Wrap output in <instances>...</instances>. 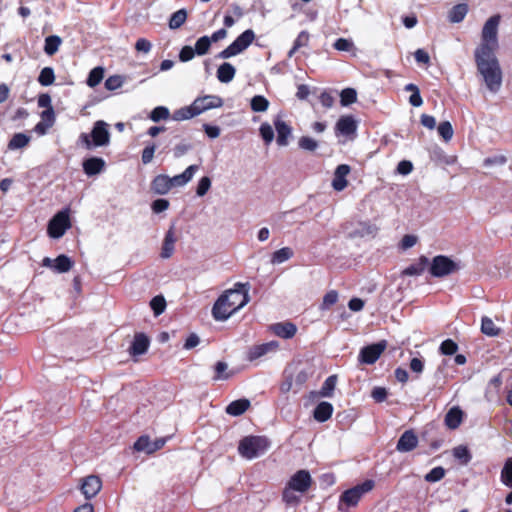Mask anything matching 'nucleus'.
<instances>
[{
	"label": "nucleus",
	"instance_id": "nucleus-1",
	"mask_svg": "<svg viewBox=\"0 0 512 512\" xmlns=\"http://www.w3.org/2000/svg\"><path fill=\"white\" fill-rule=\"evenodd\" d=\"M501 16L495 14L487 19L481 30V41L474 51L477 70L489 91L496 93L502 85V71L495 56L499 47L498 29Z\"/></svg>",
	"mask_w": 512,
	"mask_h": 512
},
{
	"label": "nucleus",
	"instance_id": "nucleus-2",
	"mask_svg": "<svg viewBox=\"0 0 512 512\" xmlns=\"http://www.w3.org/2000/svg\"><path fill=\"white\" fill-rule=\"evenodd\" d=\"M248 284L236 283L226 290L214 303L212 315L217 321H225L249 302Z\"/></svg>",
	"mask_w": 512,
	"mask_h": 512
},
{
	"label": "nucleus",
	"instance_id": "nucleus-3",
	"mask_svg": "<svg viewBox=\"0 0 512 512\" xmlns=\"http://www.w3.org/2000/svg\"><path fill=\"white\" fill-rule=\"evenodd\" d=\"M311 485L312 477L309 471L304 469L298 470L286 483L282 492V500L287 505H297Z\"/></svg>",
	"mask_w": 512,
	"mask_h": 512
},
{
	"label": "nucleus",
	"instance_id": "nucleus-4",
	"mask_svg": "<svg viewBox=\"0 0 512 512\" xmlns=\"http://www.w3.org/2000/svg\"><path fill=\"white\" fill-rule=\"evenodd\" d=\"M271 442L266 436H246L239 441L238 453L241 457L252 460L265 454Z\"/></svg>",
	"mask_w": 512,
	"mask_h": 512
},
{
	"label": "nucleus",
	"instance_id": "nucleus-5",
	"mask_svg": "<svg viewBox=\"0 0 512 512\" xmlns=\"http://www.w3.org/2000/svg\"><path fill=\"white\" fill-rule=\"evenodd\" d=\"M78 142L86 149L107 146L110 143L108 124L102 120L96 121L90 134L81 133Z\"/></svg>",
	"mask_w": 512,
	"mask_h": 512
},
{
	"label": "nucleus",
	"instance_id": "nucleus-6",
	"mask_svg": "<svg viewBox=\"0 0 512 512\" xmlns=\"http://www.w3.org/2000/svg\"><path fill=\"white\" fill-rule=\"evenodd\" d=\"M374 485L373 480H365L363 483L344 491L340 496L338 509L346 512L350 508L355 507L363 495L374 488Z\"/></svg>",
	"mask_w": 512,
	"mask_h": 512
},
{
	"label": "nucleus",
	"instance_id": "nucleus-7",
	"mask_svg": "<svg viewBox=\"0 0 512 512\" xmlns=\"http://www.w3.org/2000/svg\"><path fill=\"white\" fill-rule=\"evenodd\" d=\"M255 39V33L251 29L241 33L228 47L222 50L217 57L220 59H228L236 56L246 50Z\"/></svg>",
	"mask_w": 512,
	"mask_h": 512
},
{
	"label": "nucleus",
	"instance_id": "nucleus-8",
	"mask_svg": "<svg viewBox=\"0 0 512 512\" xmlns=\"http://www.w3.org/2000/svg\"><path fill=\"white\" fill-rule=\"evenodd\" d=\"M70 227L69 210L64 209L59 211L49 221L47 232L51 238L58 239L62 237Z\"/></svg>",
	"mask_w": 512,
	"mask_h": 512
},
{
	"label": "nucleus",
	"instance_id": "nucleus-9",
	"mask_svg": "<svg viewBox=\"0 0 512 512\" xmlns=\"http://www.w3.org/2000/svg\"><path fill=\"white\" fill-rule=\"evenodd\" d=\"M459 266L456 262L444 255L435 256L430 265V274L434 277H444L457 271Z\"/></svg>",
	"mask_w": 512,
	"mask_h": 512
},
{
	"label": "nucleus",
	"instance_id": "nucleus-10",
	"mask_svg": "<svg viewBox=\"0 0 512 512\" xmlns=\"http://www.w3.org/2000/svg\"><path fill=\"white\" fill-rule=\"evenodd\" d=\"M386 341L363 347L359 353V361L364 364H374L386 349Z\"/></svg>",
	"mask_w": 512,
	"mask_h": 512
},
{
	"label": "nucleus",
	"instance_id": "nucleus-11",
	"mask_svg": "<svg viewBox=\"0 0 512 512\" xmlns=\"http://www.w3.org/2000/svg\"><path fill=\"white\" fill-rule=\"evenodd\" d=\"M223 105V100L217 95H206L198 97L192 102L193 110L200 115L201 113L212 109L220 108Z\"/></svg>",
	"mask_w": 512,
	"mask_h": 512
},
{
	"label": "nucleus",
	"instance_id": "nucleus-12",
	"mask_svg": "<svg viewBox=\"0 0 512 512\" xmlns=\"http://www.w3.org/2000/svg\"><path fill=\"white\" fill-rule=\"evenodd\" d=\"M102 488V481L96 475H89L82 479L80 490L86 499L94 498Z\"/></svg>",
	"mask_w": 512,
	"mask_h": 512
},
{
	"label": "nucleus",
	"instance_id": "nucleus-13",
	"mask_svg": "<svg viewBox=\"0 0 512 512\" xmlns=\"http://www.w3.org/2000/svg\"><path fill=\"white\" fill-rule=\"evenodd\" d=\"M418 445V437L413 430H406L399 438L396 449L401 453L414 450Z\"/></svg>",
	"mask_w": 512,
	"mask_h": 512
},
{
	"label": "nucleus",
	"instance_id": "nucleus-14",
	"mask_svg": "<svg viewBox=\"0 0 512 512\" xmlns=\"http://www.w3.org/2000/svg\"><path fill=\"white\" fill-rule=\"evenodd\" d=\"M277 348L278 343L276 341L255 345L248 350L247 359L249 361L257 360L267 353L275 351Z\"/></svg>",
	"mask_w": 512,
	"mask_h": 512
},
{
	"label": "nucleus",
	"instance_id": "nucleus-15",
	"mask_svg": "<svg viewBox=\"0 0 512 512\" xmlns=\"http://www.w3.org/2000/svg\"><path fill=\"white\" fill-rule=\"evenodd\" d=\"M274 126L277 132V144L286 146L292 133L291 127L280 116L275 118Z\"/></svg>",
	"mask_w": 512,
	"mask_h": 512
},
{
	"label": "nucleus",
	"instance_id": "nucleus-16",
	"mask_svg": "<svg viewBox=\"0 0 512 512\" xmlns=\"http://www.w3.org/2000/svg\"><path fill=\"white\" fill-rule=\"evenodd\" d=\"M350 173V166L346 164L339 165L335 172L332 180V187L336 191L344 190L348 182L346 180L347 175Z\"/></svg>",
	"mask_w": 512,
	"mask_h": 512
},
{
	"label": "nucleus",
	"instance_id": "nucleus-17",
	"mask_svg": "<svg viewBox=\"0 0 512 512\" xmlns=\"http://www.w3.org/2000/svg\"><path fill=\"white\" fill-rule=\"evenodd\" d=\"M199 166L198 165H190L188 166L185 171L179 175H175L173 177H170V186L171 189L173 187H182L185 186L188 182H190L194 176V174L198 171Z\"/></svg>",
	"mask_w": 512,
	"mask_h": 512
},
{
	"label": "nucleus",
	"instance_id": "nucleus-18",
	"mask_svg": "<svg viewBox=\"0 0 512 512\" xmlns=\"http://www.w3.org/2000/svg\"><path fill=\"white\" fill-rule=\"evenodd\" d=\"M149 344V339L145 334H136L129 348L130 355L135 357L145 354L149 348Z\"/></svg>",
	"mask_w": 512,
	"mask_h": 512
},
{
	"label": "nucleus",
	"instance_id": "nucleus-19",
	"mask_svg": "<svg viewBox=\"0 0 512 512\" xmlns=\"http://www.w3.org/2000/svg\"><path fill=\"white\" fill-rule=\"evenodd\" d=\"M82 167L87 176H94L104 170L105 161L99 157H91L83 161Z\"/></svg>",
	"mask_w": 512,
	"mask_h": 512
},
{
	"label": "nucleus",
	"instance_id": "nucleus-20",
	"mask_svg": "<svg viewBox=\"0 0 512 512\" xmlns=\"http://www.w3.org/2000/svg\"><path fill=\"white\" fill-rule=\"evenodd\" d=\"M176 240L177 239H176L174 227H171L166 232L164 240H163V244H162V248H161V253H160V256L163 259H168V258H170L173 255L174 250H175Z\"/></svg>",
	"mask_w": 512,
	"mask_h": 512
},
{
	"label": "nucleus",
	"instance_id": "nucleus-21",
	"mask_svg": "<svg viewBox=\"0 0 512 512\" xmlns=\"http://www.w3.org/2000/svg\"><path fill=\"white\" fill-rule=\"evenodd\" d=\"M335 129L341 135L350 136L356 133L357 125L352 116H342L337 121Z\"/></svg>",
	"mask_w": 512,
	"mask_h": 512
},
{
	"label": "nucleus",
	"instance_id": "nucleus-22",
	"mask_svg": "<svg viewBox=\"0 0 512 512\" xmlns=\"http://www.w3.org/2000/svg\"><path fill=\"white\" fill-rule=\"evenodd\" d=\"M463 421V411L458 407H452L445 415L444 423L449 429H457Z\"/></svg>",
	"mask_w": 512,
	"mask_h": 512
},
{
	"label": "nucleus",
	"instance_id": "nucleus-23",
	"mask_svg": "<svg viewBox=\"0 0 512 512\" xmlns=\"http://www.w3.org/2000/svg\"><path fill=\"white\" fill-rule=\"evenodd\" d=\"M170 177L168 175H157L151 182V189L159 195H165L171 190Z\"/></svg>",
	"mask_w": 512,
	"mask_h": 512
},
{
	"label": "nucleus",
	"instance_id": "nucleus-24",
	"mask_svg": "<svg viewBox=\"0 0 512 512\" xmlns=\"http://www.w3.org/2000/svg\"><path fill=\"white\" fill-rule=\"evenodd\" d=\"M333 413V406L331 403L323 401L320 402L314 409L313 416L318 422H325L331 418Z\"/></svg>",
	"mask_w": 512,
	"mask_h": 512
},
{
	"label": "nucleus",
	"instance_id": "nucleus-25",
	"mask_svg": "<svg viewBox=\"0 0 512 512\" xmlns=\"http://www.w3.org/2000/svg\"><path fill=\"white\" fill-rule=\"evenodd\" d=\"M469 11V7L466 3H460L453 6L448 12V20L450 23H460L462 22L467 13Z\"/></svg>",
	"mask_w": 512,
	"mask_h": 512
},
{
	"label": "nucleus",
	"instance_id": "nucleus-26",
	"mask_svg": "<svg viewBox=\"0 0 512 512\" xmlns=\"http://www.w3.org/2000/svg\"><path fill=\"white\" fill-rule=\"evenodd\" d=\"M235 74H236L235 67L228 62L222 63L217 69V79L221 83L231 82L234 79Z\"/></svg>",
	"mask_w": 512,
	"mask_h": 512
},
{
	"label": "nucleus",
	"instance_id": "nucleus-27",
	"mask_svg": "<svg viewBox=\"0 0 512 512\" xmlns=\"http://www.w3.org/2000/svg\"><path fill=\"white\" fill-rule=\"evenodd\" d=\"M272 329H273V332L277 336L284 338V339L292 338L296 334V331H297L296 326L289 322L288 323H277V324L273 325Z\"/></svg>",
	"mask_w": 512,
	"mask_h": 512
},
{
	"label": "nucleus",
	"instance_id": "nucleus-28",
	"mask_svg": "<svg viewBox=\"0 0 512 512\" xmlns=\"http://www.w3.org/2000/svg\"><path fill=\"white\" fill-rule=\"evenodd\" d=\"M428 264V258L426 256H421L417 263L411 264L410 266L406 267L403 270L402 274L406 276H419L425 271Z\"/></svg>",
	"mask_w": 512,
	"mask_h": 512
},
{
	"label": "nucleus",
	"instance_id": "nucleus-29",
	"mask_svg": "<svg viewBox=\"0 0 512 512\" xmlns=\"http://www.w3.org/2000/svg\"><path fill=\"white\" fill-rule=\"evenodd\" d=\"M378 227L370 222H359L354 231V235L359 237H375L378 233Z\"/></svg>",
	"mask_w": 512,
	"mask_h": 512
},
{
	"label": "nucleus",
	"instance_id": "nucleus-30",
	"mask_svg": "<svg viewBox=\"0 0 512 512\" xmlns=\"http://www.w3.org/2000/svg\"><path fill=\"white\" fill-rule=\"evenodd\" d=\"M249 406L250 402L247 399L235 400L226 407V413L232 416H239L243 414Z\"/></svg>",
	"mask_w": 512,
	"mask_h": 512
},
{
	"label": "nucleus",
	"instance_id": "nucleus-31",
	"mask_svg": "<svg viewBox=\"0 0 512 512\" xmlns=\"http://www.w3.org/2000/svg\"><path fill=\"white\" fill-rule=\"evenodd\" d=\"M501 329L495 325L493 320L487 316L481 319V332L489 337H496L500 334Z\"/></svg>",
	"mask_w": 512,
	"mask_h": 512
},
{
	"label": "nucleus",
	"instance_id": "nucleus-32",
	"mask_svg": "<svg viewBox=\"0 0 512 512\" xmlns=\"http://www.w3.org/2000/svg\"><path fill=\"white\" fill-rule=\"evenodd\" d=\"M62 44V39L57 35H50L45 38L44 52L48 56L54 55Z\"/></svg>",
	"mask_w": 512,
	"mask_h": 512
},
{
	"label": "nucleus",
	"instance_id": "nucleus-33",
	"mask_svg": "<svg viewBox=\"0 0 512 512\" xmlns=\"http://www.w3.org/2000/svg\"><path fill=\"white\" fill-rule=\"evenodd\" d=\"M30 142V137L24 133H16L12 136L8 143L9 150H17L24 148Z\"/></svg>",
	"mask_w": 512,
	"mask_h": 512
},
{
	"label": "nucleus",
	"instance_id": "nucleus-34",
	"mask_svg": "<svg viewBox=\"0 0 512 512\" xmlns=\"http://www.w3.org/2000/svg\"><path fill=\"white\" fill-rule=\"evenodd\" d=\"M232 373L228 371V364L224 361H218L214 365L213 381L228 380Z\"/></svg>",
	"mask_w": 512,
	"mask_h": 512
},
{
	"label": "nucleus",
	"instance_id": "nucleus-35",
	"mask_svg": "<svg viewBox=\"0 0 512 512\" xmlns=\"http://www.w3.org/2000/svg\"><path fill=\"white\" fill-rule=\"evenodd\" d=\"M73 267V261L68 256L61 254L55 259L54 270L57 273H66Z\"/></svg>",
	"mask_w": 512,
	"mask_h": 512
},
{
	"label": "nucleus",
	"instance_id": "nucleus-36",
	"mask_svg": "<svg viewBox=\"0 0 512 512\" xmlns=\"http://www.w3.org/2000/svg\"><path fill=\"white\" fill-rule=\"evenodd\" d=\"M187 19V11L185 9H180L174 12L169 19V28L172 30L180 28Z\"/></svg>",
	"mask_w": 512,
	"mask_h": 512
},
{
	"label": "nucleus",
	"instance_id": "nucleus-37",
	"mask_svg": "<svg viewBox=\"0 0 512 512\" xmlns=\"http://www.w3.org/2000/svg\"><path fill=\"white\" fill-rule=\"evenodd\" d=\"M198 116L195 110H193L192 104L189 106L182 107L174 111L172 119L175 121H183Z\"/></svg>",
	"mask_w": 512,
	"mask_h": 512
},
{
	"label": "nucleus",
	"instance_id": "nucleus-38",
	"mask_svg": "<svg viewBox=\"0 0 512 512\" xmlns=\"http://www.w3.org/2000/svg\"><path fill=\"white\" fill-rule=\"evenodd\" d=\"M309 39H310L309 33L307 31H301L298 34L297 38L295 39L293 47L288 52V56L292 57L296 53L297 50H299L302 47L307 46L309 43Z\"/></svg>",
	"mask_w": 512,
	"mask_h": 512
},
{
	"label": "nucleus",
	"instance_id": "nucleus-39",
	"mask_svg": "<svg viewBox=\"0 0 512 512\" xmlns=\"http://www.w3.org/2000/svg\"><path fill=\"white\" fill-rule=\"evenodd\" d=\"M292 256L293 250L289 247H283L273 253L271 262L273 264H281L289 260Z\"/></svg>",
	"mask_w": 512,
	"mask_h": 512
},
{
	"label": "nucleus",
	"instance_id": "nucleus-40",
	"mask_svg": "<svg viewBox=\"0 0 512 512\" xmlns=\"http://www.w3.org/2000/svg\"><path fill=\"white\" fill-rule=\"evenodd\" d=\"M104 77V69L100 66L93 68L87 78V85L91 88L97 86Z\"/></svg>",
	"mask_w": 512,
	"mask_h": 512
},
{
	"label": "nucleus",
	"instance_id": "nucleus-41",
	"mask_svg": "<svg viewBox=\"0 0 512 512\" xmlns=\"http://www.w3.org/2000/svg\"><path fill=\"white\" fill-rule=\"evenodd\" d=\"M337 377L335 375L329 376L323 383L319 395L321 397H331L336 387Z\"/></svg>",
	"mask_w": 512,
	"mask_h": 512
},
{
	"label": "nucleus",
	"instance_id": "nucleus-42",
	"mask_svg": "<svg viewBox=\"0 0 512 512\" xmlns=\"http://www.w3.org/2000/svg\"><path fill=\"white\" fill-rule=\"evenodd\" d=\"M210 47L211 40L209 36H202L196 41L195 47L193 49L196 55L203 56L209 52Z\"/></svg>",
	"mask_w": 512,
	"mask_h": 512
},
{
	"label": "nucleus",
	"instance_id": "nucleus-43",
	"mask_svg": "<svg viewBox=\"0 0 512 512\" xmlns=\"http://www.w3.org/2000/svg\"><path fill=\"white\" fill-rule=\"evenodd\" d=\"M501 482L512 488V458H508L501 470Z\"/></svg>",
	"mask_w": 512,
	"mask_h": 512
},
{
	"label": "nucleus",
	"instance_id": "nucleus-44",
	"mask_svg": "<svg viewBox=\"0 0 512 512\" xmlns=\"http://www.w3.org/2000/svg\"><path fill=\"white\" fill-rule=\"evenodd\" d=\"M250 106L254 112H265L269 107V101L262 95H256L251 99Z\"/></svg>",
	"mask_w": 512,
	"mask_h": 512
},
{
	"label": "nucleus",
	"instance_id": "nucleus-45",
	"mask_svg": "<svg viewBox=\"0 0 512 512\" xmlns=\"http://www.w3.org/2000/svg\"><path fill=\"white\" fill-rule=\"evenodd\" d=\"M406 91H411L412 94L409 97V103L414 107H420L423 104V99L420 95L419 89L415 84H407L405 86Z\"/></svg>",
	"mask_w": 512,
	"mask_h": 512
},
{
	"label": "nucleus",
	"instance_id": "nucleus-46",
	"mask_svg": "<svg viewBox=\"0 0 512 512\" xmlns=\"http://www.w3.org/2000/svg\"><path fill=\"white\" fill-rule=\"evenodd\" d=\"M54 80H55V74H54V70L51 67L43 68L38 76V82L42 86L52 85L54 83Z\"/></svg>",
	"mask_w": 512,
	"mask_h": 512
},
{
	"label": "nucleus",
	"instance_id": "nucleus-47",
	"mask_svg": "<svg viewBox=\"0 0 512 512\" xmlns=\"http://www.w3.org/2000/svg\"><path fill=\"white\" fill-rule=\"evenodd\" d=\"M333 47L338 51L343 52H353L355 53V45L354 42L351 39L347 38H338L334 44Z\"/></svg>",
	"mask_w": 512,
	"mask_h": 512
},
{
	"label": "nucleus",
	"instance_id": "nucleus-48",
	"mask_svg": "<svg viewBox=\"0 0 512 512\" xmlns=\"http://www.w3.org/2000/svg\"><path fill=\"white\" fill-rule=\"evenodd\" d=\"M134 449L138 452H146L147 454L153 453L152 441L148 436H141L134 443Z\"/></svg>",
	"mask_w": 512,
	"mask_h": 512
},
{
	"label": "nucleus",
	"instance_id": "nucleus-49",
	"mask_svg": "<svg viewBox=\"0 0 512 512\" xmlns=\"http://www.w3.org/2000/svg\"><path fill=\"white\" fill-rule=\"evenodd\" d=\"M453 456L463 464H468L471 460V453L467 446L459 445L453 449Z\"/></svg>",
	"mask_w": 512,
	"mask_h": 512
},
{
	"label": "nucleus",
	"instance_id": "nucleus-50",
	"mask_svg": "<svg viewBox=\"0 0 512 512\" xmlns=\"http://www.w3.org/2000/svg\"><path fill=\"white\" fill-rule=\"evenodd\" d=\"M437 131H438V134L446 142L450 141L454 134L453 127L449 121L441 122L437 127Z\"/></svg>",
	"mask_w": 512,
	"mask_h": 512
},
{
	"label": "nucleus",
	"instance_id": "nucleus-51",
	"mask_svg": "<svg viewBox=\"0 0 512 512\" xmlns=\"http://www.w3.org/2000/svg\"><path fill=\"white\" fill-rule=\"evenodd\" d=\"M298 146L302 150L313 152L318 148L319 144L317 140H315L314 138L309 136H303L299 138Z\"/></svg>",
	"mask_w": 512,
	"mask_h": 512
},
{
	"label": "nucleus",
	"instance_id": "nucleus-52",
	"mask_svg": "<svg viewBox=\"0 0 512 512\" xmlns=\"http://www.w3.org/2000/svg\"><path fill=\"white\" fill-rule=\"evenodd\" d=\"M445 473V469L441 466H438L433 468L429 473H427L424 479L429 483H435L442 480L445 476Z\"/></svg>",
	"mask_w": 512,
	"mask_h": 512
},
{
	"label": "nucleus",
	"instance_id": "nucleus-53",
	"mask_svg": "<svg viewBox=\"0 0 512 512\" xmlns=\"http://www.w3.org/2000/svg\"><path fill=\"white\" fill-rule=\"evenodd\" d=\"M340 98H341V100H340L341 104L343 106H348V105L356 102L357 93L353 88H346V89L342 90V92L340 94Z\"/></svg>",
	"mask_w": 512,
	"mask_h": 512
},
{
	"label": "nucleus",
	"instance_id": "nucleus-54",
	"mask_svg": "<svg viewBox=\"0 0 512 512\" xmlns=\"http://www.w3.org/2000/svg\"><path fill=\"white\" fill-rule=\"evenodd\" d=\"M439 350L443 355H453L457 352L458 345L452 339H446L441 343Z\"/></svg>",
	"mask_w": 512,
	"mask_h": 512
},
{
	"label": "nucleus",
	"instance_id": "nucleus-55",
	"mask_svg": "<svg viewBox=\"0 0 512 512\" xmlns=\"http://www.w3.org/2000/svg\"><path fill=\"white\" fill-rule=\"evenodd\" d=\"M150 306L156 316L162 314L166 308V301L163 296H155L150 302Z\"/></svg>",
	"mask_w": 512,
	"mask_h": 512
},
{
	"label": "nucleus",
	"instance_id": "nucleus-56",
	"mask_svg": "<svg viewBox=\"0 0 512 512\" xmlns=\"http://www.w3.org/2000/svg\"><path fill=\"white\" fill-rule=\"evenodd\" d=\"M170 113L168 108L164 106H158L154 108L150 114V119L154 122H159L160 120H165L169 117Z\"/></svg>",
	"mask_w": 512,
	"mask_h": 512
},
{
	"label": "nucleus",
	"instance_id": "nucleus-57",
	"mask_svg": "<svg viewBox=\"0 0 512 512\" xmlns=\"http://www.w3.org/2000/svg\"><path fill=\"white\" fill-rule=\"evenodd\" d=\"M260 135L266 144H270L274 139V131L269 123H262L259 128Z\"/></svg>",
	"mask_w": 512,
	"mask_h": 512
},
{
	"label": "nucleus",
	"instance_id": "nucleus-58",
	"mask_svg": "<svg viewBox=\"0 0 512 512\" xmlns=\"http://www.w3.org/2000/svg\"><path fill=\"white\" fill-rule=\"evenodd\" d=\"M211 188V179L208 176L202 177L197 184L196 194L203 197Z\"/></svg>",
	"mask_w": 512,
	"mask_h": 512
},
{
	"label": "nucleus",
	"instance_id": "nucleus-59",
	"mask_svg": "<svg viewBox=\"0 0 512 512\" xmlns=\"http://www.w3.org/2000/svg\"><path fill=\"white\" fill-rule=\"evenodd\" d=\"M338 300V293L335 290H331L327 292L321 304V309L326 310L329 309L332 305H334Z\"/></svg>",
	"mask_w": 512,
	"mask_h": 512
},
{
	"label": "nucleus",
	"instance_id": "nucleus-60",
	"mask_svg": "<svg viewBox=\"0 0 512 512\" xmlns=\"http://www.w3.org/2000/svg\"><path fill=\"white\" fill-rule=\"evenodd\" d=\"M308 378L309 374L305 370H301L295 375V377L293 378V381L295 383L294 393H298L302 389L303 385L308 380Z\"/></svg>",
	"mask_w": 512,
	"mask_h": 512
},
{
	"label": "nucleus",
	"instance_id": "nucleus-61",
	"mask_svg": "<svg viewBox=\"0 0 512 512\" xmlns=\"http://www.w3.org/2000/svg\"><path fill=\"white\" fill-rule=\"evenodd\" d=\"M122 84V77L118 75L110 76L105 80V88L110 91L120 88Z\"/></svg>",
	"mask_w": 512,
	"mask_h": 512
},
{
	"label": "nucleus",
	"instance_id": "nucleus-62",
	"mask_svg": "<svg viewBox=\"0 0 512 512\" xmlns=\"http://www.w3.org/2000/svg\"><path fill=\"white\" fill-rule=\"evenodd\" d=\"M135 49L138 52L148 54L152 49V43L146 38H139L135 43Z\"/></svg>",
	"mask_w": 512,
	"mask_h": 512
},
{
	"label": "nucleus",
	"instance_id": "nucleus-63",
	"mask_svg": "<svg viewBox=\"0 0 512 512\" xmlns=\"http://www.w3.org/2000/svg\"><path fill=\"white\" fill-rule=\"evenodd\" d=\"M155 150L156 146L154 144L148 145L143 149L141 156L143 164H148L152 161Z\"/></svg>",
	"mask_w": 512,
	"mask_h": 512
},
{
	"label": "nucleus",
	"instance_id": "nucleus-64",
	"mask_svg": "<svg viewBox=\"0 0 512 512\" xmlns=\"http://www.w3.org/2000/svg\"><path fill=\"white\" fill-rule=\"evenodd\" d=\"M194 49L191 46H184L179 53V60L181 62H188L192 60L195 56Z\"/></svg>",
	"mask_w": 512,
	"mask_h": 512
}]
</instances>
